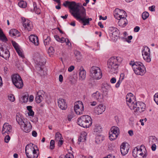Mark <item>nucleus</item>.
<instances>
[{
  "label": "nucleus",
  "instance_id": "f257e3e1",
  "mask_svg": "<svg viewBox=\"0 0 158 158\" xmlns=\"http://www.w3.org/2000/svg\"><path fill=\"white\" fill-rule=\"evenodd\" d=\"M126 99L127 105L134 112L141 113L145 110V104L142 102H137L135 96L132 94H127Z\"/></svg>",
  "mask_w": 158,
  "mask_h": 158
},
{
  "label": "nucleus",
  "instance_id": "f03ea898",
  "mask_svg": "<svg viewBox=\"0 0 158 158\" xmlns=\"http://www.w3.org/2000/svg\"><path fill=\"white\" fill-rule=\"evenodd\" d=\"M122 59L120 57H112L108 60L107 68L109 72L115 73L117 69L119 64L122 61Z\"/></svg>",
  "mask_w": 158,
  "mask_h": 158
},
{
  "label": "nucleus",
  "instance_id": "7ed1b4c3",
  "mask_svg": "<svg viewBox=\"0 0 158 158\" xmlns=\"http://www.w3.org/2000/svg\"><path fill=\"white\" fill-rule=\"evenodd\" d=\"M16 120L20 126L21 128L26 132H28L31 129V125L30 122L25 121L23 116L19 113H17L16 116Z\"/></svg>",
  "mask_w": 158,
  "mask_h": 158
},
{
  "label": "nucleus",
  "instance_id": "20e7f679",
  "mask_svg": "<svg viewBox=\"0 0 158 158\" xmlns=\"http://www.w3.org/2000/svg\"><path fill=\"white\" fill-rule=\"evenodd\" d=\"M78 125L84 128L90 127L92 123L91 117L88 115H84L79 118L77 122Z\"/></svg>",
  "mask_w": 158,
  "mask_h": 158
},
{
  "label": "nucleus",
  "instance_id": "39448f33",
  "mask_svg": "<svg viewBox=\"0 0 158 158\" xmlns=\"http://www.w3.org/2000/svg\"><path fill=\"white\" fill-rule=\"evenodd\" d=\"M77 13L75 14L73 17L76 18L79 21H81L83 26L89 24V21L92 20L91 18L86 19V10L85 8H83L80 11V13L78 15Z\"/></svg>",
  "mask_w": 158,
  "mask_h": 158
},
{
  "label": "nucleus",
  "instance_id": "423d86ee",
  "mask_svg": "<svg viewBox=\"0 0 158 158\" xmlns=\"http://www.w3.org/2000/svg\"><path fill=\"white\" fill-rule=\"evenodd\" d=\"M90 76L93 79L98 80L102 77V71L99 67L96 66H92L90 69Z\"/></svg>",
  "mask_w": 158,
  "mask_h": 158
},
{
  "label": "nucleus",
  "instance_id": "0eeeda50",
  "mask_svg": "<svg viewBox=\"0 0 158 158\" xmlns=\"http://www.w3.org/2000/svg\"><path fill=\"white\" fill-rule=\"evenodd\" d=\"M133 70L137 75L143 76L146 72V69L143 64L140 62H136V64L133 65Z\"/></svg>",
  "mask_w": 158,
  "mask_h": 158
},
{
  "label": "nucleus",
  "instance_id": "6e6552de",
  "mask_svg": "<svg viewBox=\"0 0 158 158\" xmlns=\"http://www.w3.org/2000/svg\"><path fill=\"white\" fill-rule=\"evenodd\" d=\"M11 78L13 84L18 89L22 88L23 85V80L19 74L13 75Z\"/></svg>",
  "mask_w": 158,
  "mask_h": 158
},
{
  "label": "nucleus",
  "instance_id": "1a4fd4ad",
  "mask_svg": "<svg viewBox=\"0 0 158 158\" xmlns=\"http://www.w3.org/2000/svg\"><path fill=\"white\" fill-rule=\"evenodd\" d=\"M119 128L116 126H113L110 129L109 133V138L110 140L115 139L119 134Z\"/></svg>",
  "mask_w": 158,
  "mask_h": 158
},
{
  "label": "nucleus",
  "instance_id": "9d476101",
  "mask_svg": "<svg viewBox=\"0 0 158 158\" xmlns=\"http://www.w3.org/2000/svg\"><path fill=\"white\" fill-rule=\"evenodd\" d=\"M74 109L75 112L77 114L80 115L83 114L84 108L82 102L81 101L75 102Z\"/></svg>",
  "mask_w": 158,
  "mask_h": 158
},
{
  "label": "nucleus",
  "instance_id": "9b49d317",
  "mask_svg": "<svg viewBox=\"0 0 158 158\" xmlns=\"http://www.w3.org/2000/svg\"><path fill=\"white\" fill-rule=\"evenodd\" d=\"M147 154L145 152L144 154L142 152V150L141 148L139 149L138 148L136 147L132 151V155L133 156L136 158H146Z\"/></svg>",
  "mask_w": 158,
  "mask_h": 158
},
{
  "label": "nucleus",
  "instance_id": "f8f14e48",
  "mask_svg": "<svg viewBox=\"0 0 158 158\" xmlns=\"http://www.w3.org/2000/svg\"><path fill=\"white\" fill-rule=\"evenodd\" d=\"M69 7L73 11L72 14L73 16L75 14L77 13L78 15L79 14L82 8H84L82 6L80 9H79V6L77 5L75 2H70Z\"/></svg>",
  "mask_w": 158,
  "mask_h": 158
},
{
  "label": "nucleus",
  "instance_id": "ddd939ff",
  "mask_svg": "<svg viewBox=\"0 0 158 158\" xmlns=\"http://www.w3.org/2000/svg\"><path fill=\"white\" fill-rule=\"evenodd\" d=\"M150 52V49L148 47H144L142 50V54L143 58L145 61L148 62H150L151 61Z\"/></svg>",
  "mask_w": 158,
  "mask_h": 158
},
{
  "label": "nucleus",
  "instance_id": "4468645a",
  "mask_svg": "<svg viewBox=\"0 0 158 158\" xmlns=\"http://www.w3.org/2000/svg\"><path fill=\"white\" fill-rule=\"evenodd\" d=\"M114 16L115 18L118 19H120L126 15V12L123 10H121L118 8H116L114 12Z\"/></svg>",
  "mask_w": 158,
  "mask_h": 158
},
{
  "label": "nucleus",
  "instance_id": "2eb2a0df",
  "mask_svg": "<svg viewBox=\"0 0 158 158\" xmlns=\"http://www.w3.org/2000/svg\"><path fill=\"white\" fill-rule=\"evenodd\" d=\"M23 20V25L26 30L30 31L32 28V23L29 20L22 18Z\"/></svg>",
  "mask_w": 158,
  "mask_h": 158
},
{
  "label": "nucleus",
  "instance_id": "dca6fc26",
  "mask_svg": "<svg viewBox=\"0 0 158 158\" xmlns=\"http://www.w3.org/2000/svg\"><path fill=\"white\" fill-rule=\"evenodd\" d=\"M92 98L94 100L101 102L103 101V95L98 91H96L92 94Z\"/></svg>",
  "mask_w": 158,
  "mask_h": 158
},
{
  "label": "nucleus",
  "instance_id": "f3484780",
  "mask_svg": "<svg viewBox=\"0 0 158 158\" xmlns=\"http://www.w3.org/2000/svg\"><path fill=\"white\" fill-rule=\"evenodd\" d=\"M28 152H26V154L28 158H37L38 156L39 150H34L31 151V150Z\"/></svg>",
  "mask_w": 158,
  "mask_h": 158
},
{
  "label": "nucleus",
  "instance_id": "a211bd4d",
  "mask_svg": "<svg viewBox=\"0 0 158 158\" xmlns=\"http://www.w3.org/2000/svg\"><path fill=\"white\" fill-rule=\"evenodd\" d=\"M106 110L105 106L102 104L95 107L94 108V112L97 114H102Z\"/></svg>",
  "mask_w": 158,
  "mask_h": 158
},
{
  "label": "nucleus",
  "instance_id": "6ab92c4d",
  "mask_svg": "<svg viewBox=\"0 0 158 158\" xmlns=\"http://www.w3.org/2000/svg\"><path fill=\"white\" fill-rule=\"evenodd\" d=\"M0 56L6 59L10 56V53L8 49H4L2 47L0 48Z\"/></svg>",
  "mask_w": 158,
  "mask_h": 158
},
{
  "label": "nucleus",
  "instance_id": "aec40b11",
  "mask_svg": "<svg viewBox=\"0 0 158 158\" xmlns=\"http://www.w3.org/2000/svg\"><path fill=\"white\" fill-rule=\"evenodd\" d=\"M11 126L9 125L8 123H5L3 125L2 129V134L3 135H5L6 133L7 134H9V133L11 131Z\"/></svg>",
  "mask_w": 158,
  "mask_h": 158
},
{
  "label": "nucleus",
  "instance_id": "412c9836",
  "mask_svg": "<svg viewBox=\"0 0 158 158\" xmlns=\"http://www.w3.org/2000/svg\"><path fill=\"white\" fill-rule=\"evenodd\" d=\"M58 107L62 110H65L67 107V105L65 100L59 98L58 100Z\"/></svg>",
  "mask_w": 158,
  "mask_h": 158
},
{
  "label": "nucleus",
  "instance_id": "4be33fe9",
  "mask_svg": "<svg viewBox=\"0 0 158 158\" xmlns=\"http://www.w3.org/2000/svg\"><path fill=\"white\" fill-rule=\"evenodd\" d=\"M79 79L81 81L84 80L86 77V72L84 69V68L81 66L79 69Z\"/></svg>",
  "mask_w": 158,
  "mask_h": 158
},
{
  "label": "nucleus",
  "instance_id": "5701e85b",
  "mask_svg": "<svg viewBox=\"0 0 158 158\" xmlns=\"http://www.w3.org/2000/svg\"><path fill=\"white\" fill-rule=\"evenodd\" d=\"M29 39L35 45L38 46L39 45V41L37 36L34 35H31L29 37Z\"/></svg>",
  "mask_w": 158,
  "mask_h": 158
},
{
  "label": "nucleus",
  "instance_id": "b1692460",
  "mask_svg": "<svg viewBox=\"0 0 158 158\" xmlns=\"http://www.w3.org/2000/svg\"><path fill=\"white\" fill-rule=\"evenodd\" d=\"M118 20V25L122 27H124L128 24V21L125 17H123V18H120V19Z\"/></svg>",
  "mask_w": 158,
  "mask_h": 158
},
{
  "label": "nucleus",
  "instance_id": "393cba45",
  "mask_svg": "<svg viewBox=\"0 0 158 158\" xmlns=\"http://www.w3.org/2000/svg\"><path fill=\"white\" fill-rule=\"evenodd\" d=\"M129 148L126 147V144L123 143L120 146V151L122 154L123 155H126L128 152Z\"/></svg>",
  "mask_w": 158,
  "mask_h": 158
},
{
  "label": "nucleus",
  "instance_id": "a878e982",
  "mask_svg": "<svg viewBox=\"0 0 158 158\" xmlns=\"http://www.w3.org/2000/svg\"><path fill=\"white\" fill-rule=\"evenodd\" d=\"M86 135L87 133L85 132H83L81 134L78 139L79 144L81 142H84L85 141Z\"/></svg>",
  "mask_w": 158,
  "mask_h": 158
},
{
  "label": "nucleus",
  "instance_id": "bb28decb",
  "mask_svg": "<svg viewBox=\"0 0 158 158\" xmlns=\"http://www.w3.org/2000/svg\"><path fill=\"white\" fill-rule=\"evenodd\" d=\"M10 34L12 36H19L20 34L19 31L16 29H12L10 30L9 32Z\"/></svg>",
  "mask_w": 158,
  "mask_h": 158
},
{
  "label": "nucleus",
  "instance_id": "cd10ccee",
  "mask_svg": "<svg viewBox=\"0 0 158 158\" xmlns=\"http://www.w3.org/2000/svg\"><path fill=\"white\" fill-rule=\"evenodd\" d=\"M35 145L32 143H29L27 144L25 148V152L30 151V150L31 151L35 150L34 148Z\"/></svg>",
  "mask_w": 158,
  "mask_h": 158
},
{
  "label": "nucleus",
  "instance_id": "c85d7f7f",
  "mask_svg": "<svg viewBox=\"0 0 158 158\" xmlns=\"http://www.w3.org/2000/svg\"><path fill=\"white\" fill-rule=\"evenodd\" d=\"M45 63L44 62H42L41 61H39L38 63H37L36 64V69L40 72V71H41L43 69L42 66H43Z\"/></svg>",
  "mask_w": 158,
  "mask_h": 158
},
{
  "label": "nucleus",
  "instance_id": "c756f323",
  "mask_svg": "<svg viewBox=\"0 0 158 158\" xmlns=\"http://www.w3.org/2000/svg\"><path fill=\"white\" fill-rule=\"evenodd\" d=\"M0 39L3 42H6L8 40L6 36L4 34L1 28H0Z\"/></svg>",
  "mask_w": 158,
  "mask_h": 158
},
{
  "label": "nucleus",
  "instance_id": "7c9ffc66",
  "mask_svg": "<svg viewBox=\"0 0 158 158\" xmlns=\"http://www.w3.org/2000/svg\"><path fill=\"white\" fill-rule=\"evenodd\" d=\"M119 35V31L118 30L111 35L112 39L114 40H116L118 38Z\"/></svg>",
  "mask_w": 158,
  "mask_h": 158
},
{
  "label": "nucleus",
  "instance_id": "2f4dec72",
  "mask_svg": "<svg viewBox=\"0 0 158 158\" xmlns=\"http://www.w3.org/2000/svg\"><path fill=\"white\" fill-rule=\"evenodd\" d=\"M33 5L34 7V10L35 13L37 14H40L41 13V10L38 7L35 2L33 3Z\"/></svg>",
  "mask_w": 158,
  "mask_h": 158
},
{
  "label": "nucleus",
  "instance_id": "473e14b6",
  "mask_svg": "<svg viewBox=\"0 0 158 158\" xmlns=\"http://www.w3.org/2000/svg\"><path fill=\"white\" fill-rule=\"evenodd\" d=\"M103 140V137L102 136L100 135H97L95 138V142L97 143H99Z\"/></svg>",
  "mask_w": 158,
  "mask_h": 158
},
{
  "label": "nucleus",
  "instance_id": "72a5a7b5",
  "mask_svg": "<svg viewBox=\"0 0 158 158\" xmlns=\"http://www.w3.org/2000/svg\"><path fill=\"white\" fill-rule=\"evenodd\" d=\"M18 5L21 7L25 8L26 7L27 4L26 2L22 0L18 3Z\"/></svg>",
  "mask_w": 158,
  "mask_h": 158
},
{
  "label": "nucleus",
  "instance_id": "f704fd0d",
  "mask_svg": "<svg viewBox=\"0 0 158 158\" xmlns=\"http://www.w3.org/2000/svg\"><path fill=\"white\" fill-rule=\"evenodd\" d=\"M149 143L151 144L155 143L157 142V139L154 136H151L149 137Z\"/></svg>",
  "mask_w": 158,
  "mask_h": 158
},
{
  "label": "nucleus",
  "instance_id": "c9c22d12",
  "mask_svg": "<svg viewBox=\"0 0 158 158\" xmlns=\"http://www.w3.org/2000/svg\"><path fill=\"white\" fill-rule=\"evenodd\" d=\"M62 137L61 134L59 132H57L55 135V140L56 141L62 139Z\"/></svg>",
  "mask_w": 158,
  "mask_h": 158
},
{
  "label": "nucleus",
  "instance_id": "e433bc0d",
  "mask_svg": "<svg viewBox=\"0 0 158 158\" xmlns=\"http://www.w3.org/2000/svg\"><path fill=\"white\" fill-rule=\"evenodd\" d=\"M59 158H73V155L70 153L66 154L65 155H61Z\"/></svg>",
  "mask_w": 158,
  "mask_h": 158
},
{
  "label": "nucleus",
  "instance_id": "4c0bfd02",
  "mask_svg": "<svg viewBox=\"0 0 158 158\" xmlns=\"http://www.w3.org/2000/svg\"><path fill=\"white\" fill-rule=\"evenodd\" d=\"M54 37L55 40L58 42H61V43H64L63 40L64 39V37H62L61 38H60L59 36L57 35H56L54 36Z\"/></svg>",
  "mask_w": 158,
  "mask_h": 158
},
{
  "label": "nucleus",
  "instance_id": "58836bf2",
  "mask_svg": "<svg viewBox=\"0 0 158 158\" xmlns=\"http://www.w3.org/2000/svg\"><path fill=\"white\" fill-rule=\"evenodd\" d=\"M94 131L96 132H99L102 131L101 127L99 125H96L94 129Z\"/></svg>",
  "mask_w": 158,
  "mask_h": 158
},
{
  "label": "nucleus",
  "instance_id": "ea45409f",
  "mask_svg": "<svg viewBox=\"0 0 158 158\" xmlns=\"http://www.w3.org/2000/svg\"><path fill=\"white\" fill-rule=\"evenodd\" d=\"M50 41V37L47 36L46 39H45L44 40V44L46 46H48Z\"/></svg>",
  "mask_w": 158,
  "mask_h": 158
},
{
  "label": "nucleus",
  "instance_id": "a19ab883",
  "mask_svg": "<svg viewBox=\"0 0 158 158\" xmlns=\"http://www.w3.org/2000/svg\"><path fill=\"white\" fill-rule=\"evenodd\" d=\"M43 99V96H40L37 95H36L35 98L36 102L38 103H40Z\"/></svg>",
  "mask_w": 158,
  "mask_h": 158
},
{
  "label": "nucleus",
  "instance_id": "79ce46f5",
  "mask_svg": "<svg viewBox=\"0 0 158 158\" xmlns=\"http://www.w3.org/2000/svg\"><path fill=\"white\" fill-rule=\"evenodd\" d=\"M149 16V13L147 12H143L142 15V18L143 20L146 19Z\"/></svg>",
  "mask_w": 158,
  "mask_h": 158
},
{
  "label": "nucleus",
  "instance_id": "37998d69",
  "mask_svg": "<svg viewBox=\"0 0 158 158\" xmlns=\"http://www.w3.org/2000/svg\"><path fill=\"white\" fill-rule=\"evenodd\" d=\"M16 51L19 56L22 58H24V57L23 53L20 48L16 50Z\"/></svg>",
  "mask_w": 158,
  "mask_h": 158
},
{
  "label": "nucleus",
  "instance_id": "c03bdc74",
  "mask_svg": "<svg viewBox=\"0 0 158 158\" xmlns=\"http://www.w3.org/2000/svg\"><path fill=\"white\" fill-rule=\"evenodd\" d=\"M55 147V142L53 140H51L50 142V148L51 149H53Z\"/></svg>",
  "mask_w": 158,
  "mask_h": 158
},
{
  "label": "nucleus",
  "instance_id": "a18cd8bd",
  "mask_svg": "<svg viewBox=\"0 0 158 158\" xmlns=\"http://www.w3.org/2000/svg\"><path fill=\"white\" fill-rule=\"evenodd\" d=\"M12 45L15 50L19 48L18 44L15 42L12 41Z\"/></svg>",
  "mask_w": 158,
  "mask_h": 158
},
{
  "label": "nucleus",
  "instance_id": "49530a36",
  "mask_svg": "<svg viewBox=\"0 0 158 158\" xmlns=\"http://www.w3.org/2000/svg\"><path fill=\"white\" fill-rule=\"evenodd\" d=\"M8 98L9 100L12 102L15 101V99L14 96L12 94H10L8 96Z\"/></svg>",
  "mask_w": 158,
  "mask_h": 158
},
{
  "label": "nucleus",
  "instance_id": "de8ad7c7",
  "mask_svg": "<svg viewBox=\"0 0 158 158\" xmlns=\"http://www.w3.org/2000/svg\"><path fill=\"white\" fill-rule=\"evenodd\" d=\"M118 30L117 28L113 27H110L109 30L111 31L110 34L111 35L112 33H114V32H115Z\"/></svg>",
  "mask_w": 158,
  "mask_h": 158
},
{
  "label": "nucleus",
  "instance_id": "09e8293b",
  "mask_svg": "<svg viewBox=\"0 0 158 158\" xmlns=\"http://www.w3.org/2000/svg\"><path fill=\"white\" fill-rule=\"evenodd\" d=\"M154 100L158 105V93H156L154 96Z\"/></svg>",
  "mask_w": 158,
  "mask_h": 158
},
{
  "label": "nucleus",
  "instance_id": "8fccbe9b",
  "mask_svg": "<svg viewBox=\"0 0 158 158\" xmlns=\"http://www.w3.org/2000/svg\"><path fill=\"white\" fill-rule=\"evenodd\" d=\"M28 98V95L27 94L23 96V102H27Z\"/></svg>",
  "mask_w": 158,
  "mask_h": 158
},
{
  "label": "nucleus",
  "instance_id": "3c124183",
  "mask_svg": "<svg viewBox=\"0 0 158 158\" xmlns=\"http://www.w3.org/2000/svg\"><path fill=\"white\" fill-rule=\"evenodd\" d=\"M108 86H103L102 88V90L103 92L105 91L106 93V94L107 95V91L108 90Z\"/></svg>",
  "mask_w": 158,
  "mask_h": 158
},
{
  "label": "nucleus",
  "instance_id": "603ef678",
  "mask_svg": "<svg viewBox=\"0 0 158 158\" xmlns=\"http://www.w3.org/2000/svg\"><path fill=\"white\" fill-rule=\"evenodd\" d=\"M74 114L73 113H71V114H69L68 116V119L69 121H70L72 118L74 117Z\"/></svg>",
  "mask_w": 158,
  "mask_h": 158
},
{
  "label": "nucleus",
  "instance_id": "864d4df0",
  "mask_svg": "<svg viewBox=\"0 0 158 158\" xmlns=\"http://www.w3.org/2000/svg\"><path fill=\"white\" fill-rule=\"evenodd\" d=\"M43 93L44 91L43 90H40L37 92L36 95L40 96H43L44 95Z\"/></svg>",
  "mask_w": 158,
  "mask_h": 158
},
{
  "label": "nucleus",
  "instance_id": "5fc2aeb1",
  "mask_svg": "<svg viewBox=\"0 0 158 158\" xmlns=\"http://www.w3.org/2000/svg\"><path fill=\"white\" fill-rule=\"evenodd\" d=\"M63 40L64 41V43L65 42L66 45H69V44H71L69 40L67 38L65 39L64 38V39Z\"/></svg>",
  "mask_w": 158,
  "mask_h": 158
},
{
  "label": "nucleus",
  "instance_id": "6e6d98bb",
  "mask_svg": "<svg viewBox=\"0 0 158 158\" xmlns=\"http://www.w3.org/2000/svg\"><path fill=\"white\" fill-rule=\"evenodd\" d=\"M10 136L8 135H6L5 136L4 139L5 142H6V143H8L9 141L10 140Z\"/></svg>",
  "mask_w": 158,
  "mask_h": 158
},
{
  "label": "nucleus",
  "instance_id": "4d7b16f0",
  "mask_svg": "<svg viewBox=\"0 0 158 158\" xmlns=\"http://www.w3.org/2000/svg\"><path fill=\"white\" fill-rule=\"evenodd\" d=\"M54 52L53 48L52 47H50L48 50V52L49 53H53Z\"/></svg>",
  "mask_w": 158,
  "mask_h": 158
},
{
  "label": "nucleus",
  "instance_id": "13d9d810",
  "mask_svg": "<svg viewBox=\"0 0 158 158\" xmlns=\"http://www.w3.org/2000/svg\"><path fill=\"white\" fill-rule=\"evenodd\" d=\"M122 80H120V79H119V80L117 81V83H116L115 85L116 87L118 88L119 86V85L122 82Z\"/></svg>",
  "mask_w": 158,
  "mask_h": 158
},
{
  "label": "nucleus",
  "instance_id": "bf43d9fd",
  "mask_svg": "<svg viewBox=\"0 0 158 158\" xmlns=\"http://www.w3.org/2000/svg\"><path fill=\"white\" fill-rule=\"evenodd\" d=\"M74 68L75 67L74 66L71 65L68 68V71L69 72H72L74 69Z\"/></svg>",
  "mask_w": 158,
  "mask_h": 158
},
{
  "label": "nucleus",
  "instance_id": "052dcab7",
  "mask_svg": "<svg viewBox=\"0 0 158 158\" xmlns=\"http://www.w3.org/2000/svg\"><path fill=\"white\" fill-rule=\"evenodd\" d=\"M70 2L66 1L63 3V5L65 7H66L68 6H69Z\"/></svg>",
  "mask_w": 158,
  "mask_h": 158
},
{
  "label": "nucleus",
  "instance_id": "680f3d73",
  "mask_svg": "<svg viewBox=\"0 0 158 158\" xmlns=\"http://www.w3.org/2000/svg\"><path fill=\"white\" fill-rule=\"evenodd\" d=\"M155 6H152L149 7V10L151 11H155Z\"/></svg>",
  "mask_w": 158,
  "mask_h": 158
},
{
  "label": "nucleus",
  "instance_id": "e2e57ef3",
  "mask_svg": "<svg viewBox=\"0 0 158 158\" xmlns=\"http://www.w3.org/2000/svg\"><path fill=\"white\" fill-rule=\"evenodd\" d=\"M110 82L111 83L114 84L116 82V79L115 77H112L110 80Z\"/></svg>",
  "mask_w": 158,
  "mask_h": 158
},
{
  "label": "nucleus",
  "instance_id": "0e129e2a",
  "mask_svg": "<svg viewBox=\"0 0 158 158\" xmlns=\"http://www.w3.org/2000/svg\"><path fill=\"white\" fill-rule=\"evenodd\" d=\"M34 114V113L32 110L29 111L28 112V114L29 116H33Z\"/></svg>",
  "mask_w": 158,
  "mask_h": 158
},
{
  "label": "nucleus",
  "instance_id": "69168bd1",
  "mask_svg": "<svg viewBox=\"0 0 158 158\" xmlns=\"http://www.w3.org/2000/svg\"><path fill=\"white\" fill-rule=\"evenodd\" d=\"M152 145L151 147L152 149V151H154L156 150V146L155 143L152 144Z\"/></svg>",
  "mask_w": 158,
  "mask_h": 158
},
{
  "label": "nucleus",
  "instance_id": "338daca9",
  "mask_svg": "<svg viewBox=\"0 0 158 158\" xmlns=\"http://www.w3.org/2000/svg\"><path fill=\"white\" fill-rule=\"evenodd\" d=\"M90 105L92 106H94L97 104V102L96 101H93L90 103Z\"/></svg>",
  "mask_w": 158,
  "mask_h": 158
},
{
  "label": "nucleus",
  "instance_id": "774afa93",
  "mask_svg": "<svg viewBox=\"0 0 158 158\" xmlns=\"http://www.w3.org/2000/svg\"><path fill=\"white\" fill-rule=\"evenodd\" d=\"M124 78V75L123 73H121L120 75L119 79L122 81L123 80Z\"/></svg>",
  "mask_w": 158,
  "mask_h": 158
}]
</instances>
